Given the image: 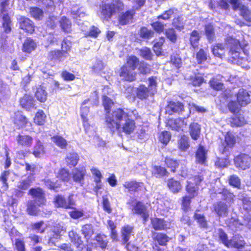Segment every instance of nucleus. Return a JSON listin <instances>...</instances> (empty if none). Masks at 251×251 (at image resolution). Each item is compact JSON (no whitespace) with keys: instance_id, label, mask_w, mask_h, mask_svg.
Wrapping results in <instances>:
<instances>
[{"instance_id":"nucleus-20","label":"nucleus","mask_w":251,"mask_h":251,"mask_svg":"<svg viewBox=\"0 0 251 251\" xmlns=\"http://www.w3.org/2000/svg\"><path fill=\"white\" fill-rule=\"evenodd\" d=\"M14 124L19 128L23 127L27 123V119L23 115L21 112L17 111L15 113L14 117Z\"/></svg>"},{"instance_id":"nucleus-37","label":"nucleus","mask_w":251,"mask_h":251,"mask_svg":"<svg viewBox=\"0 0 251 251\" xmlns=\"http://www.w3.org/2000/svg\"><path fill=\"white\" fill-rule=\"evenodd\" d=\"M45 153L44 149L41 142L38 140L34 148L33 154L36 157H41Z\"/></svg>"},{"instance_id":"nucleus-14","label":"nucleus","mask_w":251,"mask_h":251,"mask_svg":"<svg viewBox=\"0 0 251 251\" xmlns=\"http://www.w3.org/2000/svg\"><path fill=\"white\" fill-rule=\"evenodd\" d=\"M184 106L178 101H170L166 107V112L169 115L174 113H179L183 110Z\"/></svg>"},{"instance_id":"nucleus-45","label":"nucleus","mask_w":251,"mask_h":251,"mask_svg":"<svg viewBox=\"0 0 251 251\" xmlns=\"http://www.w3.org/2000/svg\"><path fill=\"white\" fill-rule=\"evenodd\" d=\"M139 60L135 56H130L127 58L126 65L129 68L134 71L138 64Z\"/></svg>"},{"instance_id":"nucleus-10","label":"nucleus","mask_w":251,"mask_h":251,"mask_svg":"<svg viewBox=\"0 0 251 251\" xmlns=\"http://www.w3.org/2000/svg\"><path fill=\"white\" fill-rule=\"evenodd\" d=\"M86 173V171L84 167L74 169L72 171L73 180L76 183H79L80 186H83L84 184V176Z\"/></svg>"},{"instance_id":"nucleus-22","label":"nucleus","mask_w":251,"mask_h":251,"mask_svg":"<svg viewBox=\"0 0 251 251\" xmlns=\"http://www.w3.org/2000/svg\"><path fill=\"white\" fill-rule=\"evenodd\" d=\"M154 95L151 91L145 85H140L137 90V96L141 99L143 100L147 98L149 96Z\"/></svg>"},{"instance_id":"nucleus-21","label":"nucleus","mask_w":251,"mask_h":251,"mask_svg":"<svg viewBox=\"0 0 251 251\" xmlns=\"http://www.w3.org/2000/svg\"><path fill=\"white\" fill-rule=\"evenodd\" d=\"M189 133L191 138L194 140H197L199 138L201 134L200 125L196 123L191 124L189 126Z\"/></svg>"},{"instance_id":"nucleus-52","label":"nucleus","mask_w":251,"mask_h":251,"mask_svg":"<svg viewBox=\"0 0 251 251\" xmlns=\"http://www.w3.org/2000/svg\"><path fill=\"white\" fill-rule=\"evenodd\" d=\"M171 135L170 132L164 131L160 133L159 136V141L164 145H166L170 140Z\"/></svg>"},{"instance_id":"nucleus-2","label":"nucleus","mask_w":251,"mask_h":251,"mask_svg":"<svg viewBox=\"0 0 251 251\" xmlns=\"http://www.w3.org/2000/svg\"><path fill=\"white\" fill-rule=\"evenodd\" d=\"M227 42L230 48L229 53L232 59L231 61L238 65H242L243 62L246 61V58L241 56L242 53L240 50L244 49L248 43H244L242 45L238 40L232 38H229Z\"/></svg>"},{"instance_id":"nucleus-61","label":"nucleus","mask_w":251,"mask_h":251,"mask_svg":"<svg viewBox=\"0 0 251 251\" xmlns=\"http://www.w3.org/2000/svg\"><path fill=\"white\" fill-rule=\"evenodd\" d=\"M72 14L74 19L76 21H80L81 19L84 18L85 16V13L81 8L76 10H73L72 11Z\"/></svg>"},{"instance_id":"nucleus-51","label":"nucleus","mask_w":251,"mask_h":251,"mask_svg":"<svg viewBox=\"0 0 251 251\" xmlns=\"http://www.w3.org/2000/svg\"><path fill=\"white\" fill-rule=\"evenodd\" d=\"M154 32L147 27H142L140 30V36L142 38L150 39L153 37Z\"/></svg>"},{"instance_id":"nucleus-6","label":"nucleus","mask_w":251,"mask_h":251,"mask_svg":"<svg viewBox=\"0 0 251 251\" xmlns=\"http://www.w3.org/2000/svg\"><path fill=\"white\" fill-rule=\"evenodd\" d=\"M123 3L120 0H113L110 4H102L101 9V17L104 19L110 18L113 13L122 10Z\"/></svg>"},{"instance_id":"nucleus-29","label":"nucleus","mask_w":251,"mask_h":251,"mask_svg":"<svg viewBox=\"0 0 251 251\" xmlns=\"http://www.w3.org/2000/svg\"><path fill=\"white\" fill-rule=\"evenodd\" d=\"M34 101L30 96L25 95L20 100V104L23 107L29 109L34 106Z\"/></svg>"},{"instance_id":"nucleus-23","label":"nucleus","mask_w":251,"mask_h":251,"mask_svg":"<svg viewBox=\"0 0 251 251\" xmlns=\"http://www.w3.org/2000/svg\"><path fill=\"white\" fill-rule=\"evenodd\" d=\"M35 95L38 100L44 102L47 100L48 93L46 91V88L44 86L40 85L37 87Z\"/></svg>"},{"instance_id":"nucleus-9","label":"nucleus","mask_w":251,"mask_h":251,"mask_svg":"<svg viewBox=\"0 0 251 251\" xmlns=\"http://www.w3.org/2000/svg\"><path fill=\"white\" fill-rule=\"evenodd\" d=\"M8 0H4L1 2V16L3 19V28L6 33H9L11 31L10 26V20L9 16L5 13V8L8 5Z\"/></svg>"},{"instance_id":"nucleus-50","label":"nucleus","mask_w":251,"mask_h":251,"mask_svg":"<svg viewBox=\"0 0 251 251\" xmlns=\"http://www.w3.org/2000/svg\"><path fill=\"white\" fill-rule=\"evenodd\" d=\"M139 53L141 56L146 60H151L152 54L151 50L147 47H144L139 50Z\"/></svg>"},{"instance_id":"nucleus-34","label":"nucleus","mask_w":251,"mask_h":251,"mask_svg":"<svg viewBox=\"0 0 251 251\" xmlns=\"http://www.w3.org/2000/svg\"><path fill=\"white\" fill-rule=\"evenodd\" d=\"M33 181L32 176H28L25 179H23L17 183V188L21 190H25L30 186Z\"/></svg>"},{"instance_id":"nucleus-7","label":"nucleus","mask_w":251,"mask_h":251,"mask_svg":"<svg viewBox=\"0 0 251 251\" xmlns=\"http://www.w3.org/2000/svg\"><path fill=\"white\" fill-rule=\"evenodd\" d=\"M236 97L237 102L240 106H245L251 101V93L243 88L239 90Z\"/></svg>"},{"instance_id":"nucleus-26","label":"nucleus","mask_w":251,"mask_h":251,"mask_svg":"<svg viewBox=\"0 0 251 251\" xmlns=\"http://www.w3.org/2000/svg\"><path fill=\"white\" fill-rule=\"evenodd\" d=\"M89 112V108L88 107L85 106H82L81 108V117L83 121V124L85 130L86 132L88 131L90 126L88 123V119L87 118V115Z\"/></svg>"},{"instance_id":"nucleus-62","label":"nucleus","mask_w":251,"mask_h":251,"mask_svg":"<svg viewBox=\"0 0 251 251\" xmlns=\"http://www.w3.org/2000/svg\"><path fill=\"white\" fill-rule=\"evenodd\" d=\"M100 30L99 29L98 27L95 26H92L89 30L88 31H86L84 33L85 36H90L92 37L96 38L98 37V35L100 33Z\"/></svg>"},{"instance_id":"nucleus-32","label":"nucleus","mask_w":251,"mask_h":251,"mask_svg":"<svg viewBox=\"0 0 251 251\" xmlns=\"http://www.w3.org/2000/svg\"><path fill=\"white\" fill-rule=\"evenodd\" d=\"M226 45L222 44H217L214 46L212 49V51L214 56L222 58L225 53Z\"/></svg>"},{"instance_id":"nucleus-46","label":"nucleus","mask_w":251,"mask_h":251,"mask_svg":"<svg viewBox=\"0 0 251 251\" xmlns=\"http://www.w3.org/2000/svg\"><path fill=\"white\" fill-rule=\"evenodd\" d=\"M194 218L197 220L201 227L203 228L207 227V221L203 215L198 213V212H196L194 215Z\"/></svg>"},{"instance_id":"nucleus-40","label":"nucleus","mask_w":251,"mask_h":251,"mask_svg":"<svg viewBox=\"0 0 251 251\" xmlns=\"http://www.w3.org/2000/svg\"><path fill=\"white\" fill-rule=\"evenodd\" d=\"M67 164L71 166H75L78 160V156L76 153H70L68 154L66 157Z\"/></svg>"},{"instance_id":"nucleus-27","label":"nucleus","mask_w":251,"mask_h":251,"mask_svg":"<svg viewBox=\"0 0 251 251\" xmlns=\"http://www.w3.org/2000/svg\"><path fill=\"white\" fill-rule=\"evenodd\" d=\"M245 241L243 240L242 237H239L238 236L235 235L233 238L229 240L228 247H234L235 248H240L245 245Z\"/></svg>"},{"instance_id":"nucleus-24","label":"nucleus","mask_w":251,"mask_h":251,"mask_svg":"<svg viewBox=\"0 0 251 251\" xmlns=\"http://www.w3.org/2000/svg\"><path fill=\"white\" fill-rule=\"evenodd\" d=\"M69 237L71 241L76 248L78 249L82 248L83 242L81 239L80 237L74 231L72 230L69 232Z\"/></svg>"},{"instance_id":"nucleus-25","label":"nucleus","mask_w":251,"mask_h":251,"mask_svg":"<svg viewBox=\"0 0 251 251\" xmlns=\"http://www.w3.org/2000/svg\"><path fill=\"white\" fill-rule=\"evenodd\" d=\"M38 207L39 206L37 205L36 201H29L27 203L26 212L30 215L36 216L39 212Z\"/></svg>"},{"instance_id":"nucleus-13","label":"nucleus","mask_w":251,"mask_h":251,"mask_svg":"<svg viewBox=\"0 0 251 251\" xmlns=\"http://www.w3.org/2000/svg\"><path fill=\"white\" fill-rule=\"evenodd\" d=\"M20 28L29 33H32L34 31V25L33 22L29 19L22 17L19 19Z\"/></svg>"},{"instance_id":"nucleus-38","label":"nucleus","mask_w":251,"mask_h":251,"mask_svg":"<svg viewBox=\"0 0 251 251\" xmlns=\"http://www.w3.org/2000/svg\"><path fill=\"white\" fill-rule=\"evenodd\" d=\"M141 183L135 181L125 182L124 186L129 192H135L141 187Z\"/></svg>"},{"instance_id":"nucleus-60","label":"nucleus","mask_w":251,"mask_h":251,"mask_svg":"<svg viewBox=\"0 0 251 251\" xmlns=\"http://www.w3.org/2000/svg\"><path fill=\"white\" fill-rule=\"evenodd\" d=\"M148 80L149 84L148 88L154 94L156 92L157 77L151 76L149 77Z\"/></svg>"},{"instance_id":"nucleus-63","label":"nucleus","mask_w":251,"mask_h":251,"mask_svg":"<svg viewBox=\"0 0 251 251\" xmlns=\"http://www.w3.org/2000/svg\"><path fill=\"white\" fill-rule=\"evenodd\" d=\"M229 183L235 188H239L241 185V180L238 176L233 175L229 177Z\"/></svg>"},{"instance_id":"nucleus-18","label":"nucleus","mask_w":251,"mask_h":251,"mask_svg":"<svg viewBox=\"0 0 251 251\" xmlns=\"http://www.w3.org/2000/svg\"><path fill=\"white\" fill-rule=\"evenodd\" d=\"M207 151L204 147L200 145L196 152V161L200 164H203L206 159Z\"/></svg>"},{"instance_id":"nucleus-31","label":"nucleus","mask_w":251,"mask_h":251,"mask_svg":"<svg viewBox=\"0 0 251 251\" xmlns=\"http://www.w3.org/2000/svg\"><path fill=\"white\" fill-rule=\"evenodd\" d=\"M36 46L34 41L31 38H27L23 44V50L30 53L33 50Z\"/></svg>"},{"instance_id":"nucleus-35","label":"nucleus","mask_w":251,"mask_h":251,"mask_svg":"<svg viewBox=\"0 0 251 251\" xmlns=\"http://www.w3.org/2000/svg\"><path fill=\"white\" fill-rule=\"evenodd\" d=\"M60 24L63 31L69 33L71 31L72 24L70 21L65 17H63L60 21Z\"/></svg>"},{"instance_id":"nucleus-48","label":"nucleus","mask_w":251,"mask_h":251,"mask_svg":"<svg viewBox=\"0 0 251 251\" xmlns=\"http://www.w3.org/2000/svg\"><path fill=\"white\" fill-rule=\"evenodd\" d=\"M177 10L175 8H171L169 10L165 11L162 15L159 16L158 18L159 19H162L165 20L169 19L172 17L175 16L176 14Z\"/></svg>"},{"instance_id":"nucleus-28","label":"nucleus","mask_w":251,"mask_h":251,"mask_svg":"<svg viewBox=\"0 0 251 251\" xmlns=\"http://www.w3.org/2000/svg\"><path fill=\"white\" fill-rule=\"evenodd\" d=\"M135 14V12L131 10L126 11L121 15L119 18V22L121 25H124L127 24L130 20L132 19L133 16Z\"/></svg>"},{"instance_id":"nucleus-30","label":"nucleus","mask_w":251,"mask_h":251,"mask_svg":"<svg viewBox=\"0 0 251 251\" xmlns=\"http://www.w3.org/2000/svg\"><path fill=\"white\" fill-rule=\"evenodd\" d=\"M133 232V227L131 226L126 225L122 227V240L124 243H126L128 242Z\"/></svg>"},{"instance_id":"nucleus-5","label":"nucleus","mask_w":251,"mask_h":251,"mask_svg":"<svg viewBox=\"0 0 251 251\" xmlns=\"http://www.w3.org/2000/svg\"><path fill=\"white\" fill-rule=\"evenodd\" d=\"M203 177L201 176H195L189 178L187 181L186 190L190 195L183 198L182 206L184 210L186 211L189 208L190 199L197 195V185L203 180Z\"/></svg>"},{"instance_id":"nucleus-1","label":"nucleus","mask_w":251,"mask_h":251,"mask_svg":"<svg viewBox=\"0 0 251 251\" xmlns=\"http://www.w3.org/2000/svg\"><path fill=\"white\" fill-rule=\"evenodd\" d=\"M136 110L125 111L118 108L105 117L106 125L112 132L118 131L126 134H130L136 128L134 119L138 117Z\"/></svg>"},{"instance_id":"nucleus-36","label":"nucleus","mask_w":251,"mask_h":251,"mask_svg":"<svg viewBox=\"0 0 251 251\" xmlns=\"http://www.w3.org/2000/svg\"><path fill=\"white\" fill-rule=\"evenodd\" d=\"M230 123L232 126H241L246 124V121L242 115L235 116L231 119Z\"/></svg>"},{"instance_id":"nucleus-56","label":"nucleus","mask_w":251,"mask_h":251,"mask_svg":"<svg viewBox=\"0 0 251 251\" xmlns=\"http://www.w3.org/2000/svg\"><path fill=\"white\" fill-rule=\"evenodd\" d=\"M55 204L58 207L69 208V204L66 200L61 196H58L55 199Z\"/></svg>"},{"instance_id":"nucleus-8","label":"nucleus","mask_w":251,"mask_h":251,"mask_svg":"<svg viewBox=\"0 0 251 251\" xmlns=\"http://www.w3.org/2000/svg\"><path fill=\"white\" fill-rule=\"evenodd\" d=\"M28 194L31 195L34 199L38 206L44 205L46 202L44 193L42 189L40 188H31L29 190Z\"/></svg>"},{"instance_id":"nucleus-47","label":"nucleus","mask_w":251,"mask_h":251,"mask_svg":"<svg viewBox=\"0 0 251 251\" xmlns=\"http://www.w3.org/2000/svg\"><path fill=\"white\" fill-rule=\"evenodd\" d=\"M155 240L161 246H164L169 241V238L165 234L158 233L155 237Z\"/></svg>"},{"instance_id":"nucleus-16","label":"nucleus","mask_w":251,"mask_h":251,"mask_svg":"<svg viewBox=\"0 0 251 251\" xmlns=\"http://www.w3.org/2000/svg\"><path fill=\"white\" fill-rule=\"evenodd\" d=\"M153 228L156 230H164L169 228L168 223L163 219L154 218L151 219Z\"/></svg>"},{"instance_id":"nucleus-55","label":"nucleus","mask_w":251,"mask_h":251,"mask_svg":"<svg viewBox=\"0 0 251 251\" xmlns=\"http://www.w3.org/2000/svg\"><path fill=\"white\" fill-rule=\"evenodd\" d=\"M207 54L203 49H201L196 54V59L199 64H202L207 59Z\"/></svg>"},{"instance_id":"nucleus-41","label":"nucleus","mask_w":251,"mask_h":251,"mask_svg":"<svg viewBox=\"0 0 251 251\" xmlns=\"http://www.w3.org/2000/svg\"><path fill=\"white\" fill-rule=\"evenodd\" d=\"M81 231L85 238L88 240L94 233L93 226L91 225H85L82 226Z\"/></svg>"},{"instance_id":"nucleus-43","label":"nucleus","mask_w":251,"mask_h":251,"mask_svg":"<svg viewBox=\"0 0 251 251\" xmlns=\"http://www.w3.org/2000/svg\"><path fill=\"white\" fill-rule=\"evenodd\" d=\"M200 39L199 33L196 30H194L191 33L190 38V41L191 46L194 48H196L198 46L199 41Z\"/></svg>"},{"instance_id":"nucleus-4","label":"nucleus","mask_w":251,"mask_h":251,"mask_svg":"<svg viewBox=\"0 0 251 251\" xmlns=\"http://www.w3.org/2000/svg\"><path fill=\"white\" fill-rule=\"evenodd\" d=\"M222 194V199L226 201L227 203L220 201L214 205V210L219 217H226L228 213V208L230 204L233 202L234 195L226 189H224L222 192H218Z\"/></svg>"},{"instance_id":"nucleus-44","label":"nucleus","mask_w":251,"mask_h":251,"mask_svg":"<svg viewBox=\"0 0 251 251\" xmlns=\"http://www.w3.org/2000/svg\"><path fill=\"white\" fill-rule=\"evenodd\" d=\"M168 186L173 193L178 192L181 188V186L180 183L173 179L169 180Z\"/></svg>"},{"instance_id":"nucleus-11","label":"nucleus","mask_w":251,"mask_h":251,"mask_svg":"<svg viewBox=\"0 0 251 251\" xmlns=\"http://www.w3.org/2000/svg\"><path fill=\"white\" fill-rule=\"evenodd\" d=\"M251 162L250 157L245 154L237 156L234 158V163L236 167L246 170L249 167Z\"/></svg>"},{"instance_id":"nucleus-42","label":"nucleus","mask_w":251,"mask_h":251,"mask_svg":"<svg viewBox=\"0 0 251 251\" xmlns=\"http://www.w3.org/2000/svg\"><path fill=\"white\" fill-rule=\"evenodd\" d=\"M29 12L31 16L35 19L41 20L43 17V10L37 7L30 8Z\"/></svg>"},{"instance_id":"nucleus-3","label":"nucleus","mask_w":251,"mask_h":251,"mask_svg":"<svg viewBox=\"0 0 251 251\" xmlns=\"http://www.w3.org/2000/svg\"><path fill=\"white\" fill-rule=\"evenodd\" d=\"M229 3L235 11H239L240 15L247 22L248 25L251 26V13L248 8L243 5L239 0H219L218 4L223 9H227Z\"/></svg>"},{"instance_id":"nucleus-15","label":"nucleus","mask_w":251,"mask_h":251,"mask_svg":"<svg viewBox=\"0 0 251 251\" xmlns=\"http://www.w3.org/2000/svg\"><path fill=\"white\" fill-rule=\"evenodd\" d=\"M133 210L134 213L142 216L145 222L148 220L149 214L147 210L146 206L142 202H137L133 207Z\"/></svg>"},{"instance_id":"nucleus-12","label":"nucleus","mask_w":251,"mask_h":251,"mask_svg":"<svg viewBox=\"0 0 251 251\" xmlns=\"http://www.w3.org/2000/svg\"><path fill=\"white\" fill-rule=\"evenodd\" d=\"M120 76L123 80L132 81L135 79L136 74L133 70L129 68L126 65H124L121 69Z\"/></svg>"},{"instance_id":"nucleus-59","label":"nucleus","mask_w":251,"mask_h":251,"mask_svg":"<svg viewBox=\"0 0 251 251\" xmlns=\"http://www.w3.org/2000/svg\"><path fill=\"white\" fill-rule=\"evenodd\" d=\"M57 177L64 182H68L70 179L69 172L65 169L59 171Z\"/></svg>"},{"instance_id":"nucleus-49","label":"nucleus","mask_w":251,"mask_h":251,"mask_svg":"<svg viewBox=\"0 0 251 251\" xmlns=\"http://www.w3.org/2000/svg\"><path fill=\"white\" fill-rule=\"evenodd\" d=\"M167 173L165 168L161 166H155L152 170V174L156 177L164 176L166 175Z\"/></svg>"},{"instance_id":"nucleus-64","label":"nucleus","mask_w":251,"mask_h":251,"mask_svg":"<svg viewBox=\"0 0 251 251\" xmlns=\"http://www.w3.org/2000/svg\"><path fill=\"white\" fill-rule=\"evenodd\" d=\"M205 34L209 42H212L214 39V28L212 25H208L205 27Z\"/></svg>"},{"instance_id":"nucleus-17","label":"nucleus","mask_w":251,"mask_h":251,"mask_svg":"<svg viewBox=\"0 0 251 251\" xmlns=\"http://www.w3.org/2000/svg\"><path fill=\"white\" fill-rule=\"evenodd\" d=\"M185 119L178 118L175 120H171L169 122V124L171 128L175 130H183L184 126H186V123L185 122Z\"/></svg>"},{"instance_id":"nucleus-19","label":"nucleus","mask_w":251,"mask_h":251,"mask_svg":"<svg viewBox=\"0 0 251 251\" xmlns=\"http://www.w3.org/2000/svg\"><path fill=\"white\" fill-rule=\"evenodd\" d=\"M18 144L23 147H29L32 144V138L27 135H19L16 138Z\"/></svg>"},{"instance_id":"nucleus-39","label":"nucleus","mask_w":251,"mask_h":251,"mask_svg":"<svg viewBox=\"0 0 251 251\" xmlns=\"http://www.w3.org/2000/svg\"><path fill=\"white\" fill-rule=\"evenodd\" d=\"M46 116L43 110H39L36 114L34 119V123L38 125L45 124Z\"/></svg>"},{"instance_id":"nucleus-57","label":"nucleus","mask_w":251,"mask_h":251,"mask_svg":"<svg viewBox=\"0 0 251 251\" xmlns=\"http://www.w3.org/2000/svg\"><path fill=\"white\" fill-rule=\"evenodd\" d=\"M131 3L132 10L133 11L140 9L144 4L146 0H129Z\"/></svg>"},{"instance_id":"nucleus-33","label":"nucleus","mask_w":251,"mask_h":251,"mask_svg":"<svg viewBox=\"0 0 251 251\" xmlns=\"http://www.w3.org/2000/svg\"><path fill=\"white\" fill-rule=\"evenodd\" d=\"M51 141L61 149L66 148L67 145L66 140L62 136L59 135L53 136L51 137Z\"/></svg>"},{"instance_id":"nucleus-54","label":"nucleus","mask_w":251,"mask_h":251,"mask_svg":"<svg viewBox=\"0 0 251 251\" xmlns=\"http://www.w3.org/2000/svg\"><path fill=\"white\" fill-rule=\"evenodd\" d=\"M64 230L65 229L61 224L59 223L56 224L53 228L52 232L53 233V235L50 240H51L52 238H57L61 235L62 232H63Z\"/></svg>"},{"instance_id":"nucleus-53","label":"nucleus","mask_w":251,"mask_h":251,"mask_svg":"<svg viewBox=\"0 0 251 251\" xmlns=\"http://www.w3.org/2000/svg\"><path fill=\"white\" fill-rule=\"evenodd\" d=\"M96 241L102 249H104L107 246L108 239L104 235L98 234L96 237Z\"/></svg>"},{"instance_id":"nucleus-58","label":"nucleus","mask_w":251,"mask_h":251,"mask_svg":"<svg viewBox=\"0 0 251 251\" xmlns=\"http://www.w3.org/2000/svg\"><path fill=\"white\" fill-rule=\"evenodd\" d=\"M178 144L179 147L181 150H187L189 147L188 137L185 135L182 136L179 140Z\"/></svg>"}]
</instances>
